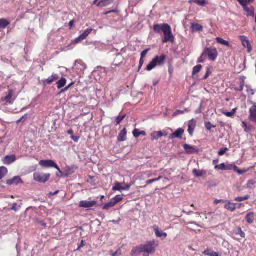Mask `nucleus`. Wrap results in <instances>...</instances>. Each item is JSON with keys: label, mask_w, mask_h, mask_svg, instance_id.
I'll list each match as a JSON object with an SVG mask.
<instances>
[{"label": "nucleus", "mask_w": 256, "mask_h": 256, "mask_svg": "<svg viewBox=\"0 0 256 256\" xmlns=\"http://www.w3.org/2000/svg\"><path fill=\"white\" fill-rule=\"evenodd\" d=\"M158 244L154 240L147 242L146 244L133 248L130 255L135 256L143 254V256H149L155 252Z\"/></svg>", "instance_id": "f257e3e1"}, {"label": "nucleus", "mask_w": 256, "mask_h": 256, "mask_svg": "<svg viewBox=\"0 0 256 256\" xmlns=\"http://www.w3.org/2000/svg\"><path fill=\"white\" fill-rule=\"evenodd\" d=\"M166 56L162 55L160 56H156L152 61L147 66L146 70L150 71L154 69L156 65H162L164 63Z\"/></svg>", "instance_id": "f03ea898"}, {"label": "nucleus", "mask_w": 256, "mask_h": 256, "mask_svg": "<svg viewBox=\"0 0 256 256\" xmlns=\"http://www.w3.org/2000/svg\"><path fill=\"white\" fill-rule=\"evenodd\" d=\"M165 27L166 28L164 30L163 32L164 37L162 39V42L163 43H166L168 42H170L172 43H173L174 42V38L172 32L171 28L168 24L165 26Z\"/></svg>", "instance_id": "7ed1b4c3"}, {"label": "nucleus", "mask_w": 256, "mask_h": 256, "mask_svg": "<svg viewBox=\"0 0 256 256\" xmlns=\"http://www.w3.org/2000/svg\"><path fill=\"white\" fill-rule=\"evenodd\" d=\"M50 176V174L35 172L34 174V178L40 182L45 183L49 180Z\"/></svg>", "instance_id": "20e7f679"}, {"label": "nucleus", "mask_w": 256, "mask_h": 256, "mask_svg": "<svg viewBox=\"0 0 256 256\" xmlns=\"http://www.w3.org/2000/svg\"><path fill=\"white\" fill-rule=\"evenodd\" d=\"M40 165L42 167L49 168H54L58 171V172L61 174L62 172L58 166L52 160H42L40 162Z\"/></svg>", "instance_id": "39448f33"}, {"label": "nucleus", "mask_w": 256, "mask_h": 256, "mask_svg": "<svg viewBox=\"0 0 256 256\" xmlns=\"http://www.w3.org/2000/svg\"><path fill=\"white\" fill-rule=\"evenodd\" d=\"M204 52L206 56H208V58L213 61L218 56V52L216 48H206Z\"/></svg>", "instance_id": "423d86ee"}, {"label": "nucleus", "mask_w": 256, "mask_h": 256, "mask_svg": "<svg viewBox=\"0 0 256 256\" xmlns=\"http://www.w3.org/2000/svg\"><path fill=\"white\" fill-rule=\"evenodd\" d=\"M131 185L126 184L125 183L116 182L114 184V186L112 188L114 191L122 190H128L130 188Z\"/></svg>", "instance_id": "0eeeda50"}, {"label": "nucleus", "mask_w": 256, "mask_h": 256, "mask_svg": "<svg viewBox=\"0 0 256 256\" xmlns=\"http://www.w3.org/2000/svg\"><path fill=\"white\" fill-rule=\"evenodd\" d=\"M240 39L242 42V46L245 48H247L248 52L250 53L252 50V47L248 38L245 36H240Z\"/></svg>", "instance_id": "6e6552de"}, {"label": "nucleus", "mask_w": 256, "mask_h": 256, "mask_svg": "<svg viewBox=\"0 0 256 256\" xmlns=\"http://www.w3.org/2000/svg\"><path fill=\"white\" fill-rule=\"evenodd\" d=\"M14 92L12 90H9L8 94L6 96L2 98V100L5 102L6 103L12 104L16 100V98H13Z\"/></svg>", "instance_id": "1a4fd4ad"}, {"label": "nucleus", "mask_w": 256, "mask_h": 256, "mask_svg": "<svg viewBox=\"0 0 256 256\" xmlns=\"http://www.w3.org/2000/svg\"><path fill=\"white\" fill-rule=\"evenodd\" d=\"M96 204V201H87L82 200L80 202L79 206L84 208H90L94 206Z\"/></svg>", "instance_id": "9d476101"}, {"label": "nucleus", "mask_w": 256, "mask_h": 256, "mask_svg": "<svg viewBox=\"0 0 256 256\" xmlns=\"http://www.w3.org/2000/svg\"><path fill=\"white\" fill-rule=\"evenodd\" d=\"M249 119L251 122L256 123V104H254L249 110Z\"/></svg>", "instance_id": "9b49d317"}, {"label": "nucleus", "mask_w": 256, "mask_h": 256, "mask_svg": "<svg viewBox=\"0 0 256 256\" xmlns=\"http://www.w3.org/2000/svg\"><path fill=\"white\" fill-rule=\"evenodd\" d=\"M16 156L15 155L12 154L6 156L2 160L4 164L6 165H10L14 162L16 160Z\"/></svg>", "instance_id": "f8f14e48"}, {"label": "nucleus", "mask_w": 256, "mask_h": 256, "mask_svg": "<svg viewBox=\"0 0 256 256\" xmlns=\"http://www.w3.org/2000/svg\"><path fill=\"white\" fill-rule=\"evenodd\" d=\"M59 78L58 74H53L52 76H50L47 79L42 80V83L44 86L50 84L54 81L57 80Z\"/></svg>", "instance_id": "ddd939ff"}, {"label": "nucleus", "mask_w": 256, "mask_h": 256, "mask_svg": "<svg viewBox=\"0 0 256 256\" xmlns=\"http://www.w3.org/2000/svg\"><path fill=\"white\" fill-rule=\"evenodd\" d=\"M93 29L92 28H88L80 36H79L76 39L77 42H81L86 38V37L92 32Z\"/></svg>", "instance_id": "4468645a"}, {"label": "nucleus", "mask_w": 256, "mask_h": 256, "mask_svg": "<svg viewBox=\"0 0 256 256\" xmlns=\"http://www.w3.org/2000/svg\"><path fill=\"white\" fill-rule=\"evenodd\" d=\"M184 133V130L181 128H178L176 132L171 134L170 138L172 139L174 138H178L181 139L182 138V135Z\"/></svg>", "instance_id": "2eb2a0df"}, {"label": "nucleus", "mask_w": 256, "mask_h": 256, "mask_svg": "<svg viewBox=\"0 0 256 256\" xmlns=\"http://www.w3.org/2000/svg\"><path fill=\"white\" fill-rule=\"evenodd\" d=\"M6 182L8 185H12L18 184L20 182H22V181L20 176H16L12 179L8 180Z\"/></svg>", "instance_id": "dca6fc26"}, {"label": "nucleus", "mask_w": 256, "mask_h": 256, "mask_svg": "<svg viewBox=\"0 0 256 256\" xmlns=\"http://www.w3.org/2000/svg\"><path fill=\"white\" fill-rule=\"evenodd\" d=\"M152 228L154 230L156 235L158 238L163 237L164 238L167 236H168L166 232H160L158 226L155 225L152 226Z\"/></svg>", "instance_id": "f3484780"}, {"label": "nucleus", "mask_w": 256, "mask_h": 256, "mask_svg": "<svg viewBox=\"0 0 256 256\" xmlns=\"http://www.w3.org/2000/svg\"><path fill=\"white\" fill-rule=\"evenodd\" d=\"M184 148L186 151V153L188 154H192L198 152L196 147L191 146L188 144H184Z\"/></svg>", "instance_id": "a211bd4d"}, {"label": "nucleus", "mask_w": 256, "mask_h": 256, "mask_svg": "<svg viewBox=\"0 0 256 256\" xmlns=\"http://www.w3.org/2000/svg\"><path fill=\"white\" fill-rule=\"evenodd\" d=\"M168 24H156L154 26V30L156 33L159 34L161 32H164V30L166 28L165 26Z\"/></svg>", "instance_id": "6ab92c4d"}, {"label": "nucleus", "mask_w": 256, "mask_h": 256, "mask_svg": "<svg viewBox=\"0 0 256 256\" xmlns=\"http://www.w3.org/2000/svg\"><path fill=\"white\" fill-rule=\"evenodd\" d=\"M196 126V121L192 119L188 122V132L192 136L193 134L194 130Z\"/></svg>", "instance_id": "aec40b11"}, {"label": "nucleus", "mask_w": 256, "mask_h": 256, "mask_svg": "<svg viewBox=\"0 0 256 256\" xmlns=\"http://www.w3.org/2000/svg\"><path fill=\"white\" fill-rule=\"evenodd\" d=\"M244 10L246 12V16H254V7L250 6L248 7L246 6L244 8Z\"/></svg>", "instance_id": "412c9836"}, {"label": "nucleus", "mask_w": 256, "mask_h": 256, "mask_svg": "<svg viewBox=\"0 0 256 256\" xmlns=\"http://www.w3.org/2000/svg\"><path fill=\"white\" fill-rule=\"evenodd\" d=\"M113 0H100L97 4L98 7L107 6L113 2Z\"/></svg>", "instance_id": "4be33fe9"}, {"label": "nucleus", "mask_w": 256, "mask_h": 256, "mask_svg": "<svg viewBox=\"0 0 256 256\" xmlns=\"http://www.w3.org/2000/svg\"><path fill=\"white\" fill-rule=\"evenodd\" d=\"M127 132L126 128H124L120 133L118 140V142H124L126 139Z\"/></svg>", "instance_id": "5701e85b"}, {"label": "nucleus", "mask_w": 256, "mask_h": 256, "mask_svg": "<svg viewBox=\"0 0 256 256\" xmlns=\"http://www.w3.org/2000/svg\"><path fill=\"white\" fill-rule=\"evenodd\" d=\"M192 174L195 177L199 178L206 174V171L204 170H198L195 168L193 170Z\"/></svg>", "instance_id": "b1692460"}, {"label": "nucleus", "mask_w": 256, "mask_h": 256, "mask_svg": "<svg viewBox=\"0 0 256 256\" xmlns=\"http://www.w3.org/2000/svg\"><path fill=\"white\" fill-rule=\"evenodd\" d=\"M224 208L231 212H234L236 209V204L228 202L224 206Z\"/></svg>", "instance_id": "393cba45"}, {"label": "nucleus", "mask_w": 256, "mask_h": 256, "mask_svg": "<svg viewBox=\"0 0 256 256\" xmlns=\"http://www.w3.org/2000/svg\"><path fill=\"white\" fill-rule=\"evenodd\" d=\"M192 29L194 32H202L203 30V27L198 24H193L192 26Z\"/></svg>", "instance_id": "a878e982"}, {"label": "nucleus", "mask_w": 256, "mask_h": 256, "mask_svg": "<svg viewBox=\"0 0 256 256\" xmlns=\"http://www.w3.org/2000/svg\"><path fill=\"white\" fill-rule=\"evenodd\" d=\"M189 2H194L199 6H202L208 4V2L206 0H190L189 1Z\"/></svg>", "instance_id": "bb28decb"}, {"label": "nucleus", "mask_w": 256, "mask_h": 256, "mask_svg": "<svg viewBox=\"0 0 256 256\" xmlns=\"http://www.w3.org/2000/svg\"><path fill=\"white\" fill-rule=\"evenodd\" d=\"M162 136L163 134L161 131L156 132L151 134L152 138L153 140H158Z\"/></svg>", "instance_id": "cd10ccee"}, {"label": "nucleus", "mask_w": 256, "mask_h": 256, "mask_svg": "<svg viewBox=\"0 0 256 256\" xmlns=\"http://www.w3.org/2000/svg\"><path fill=\"white\" fill-rule=\"evenodd\" d=\"M10 24V22H8L5 18H1L0 19V28H4L7 27Z\"/></svg>", "instance_id": "c85d7f7f"}, {"label": "nucleus", "mask_w": 256, "mask_h": 256, "mask_svg": "<svg viewBox=\"0 0 256 256\" xmlns=\"http://www.w3.org/2000/svg\"><path fill=\"white\" fill-rule=\"evenodd\" d=\"M66 80L65 78H62L56 82L57 88L60 89L63 88L66 84Z\"/></svg>", "instance_id": "c756f323"}, {"label": "nucleus", "mask_w": 256, "mask_h": 256, "mask_svg": "<svg viewBox=\"0 0 256 256\" xmlns=\"http://www.w3.org/2000/svg\"><path fill=\"white\" fill-rule=\"evenodd\" d=\"M8 169L6 167H0V180L3 178L8 174Z\"/></svg>", "instance_id": "7c9ffc66"}, {"label": "nucleus", "mask_w": 256, "mask_h": 256, "mask_svg": "<svg viewBox=\"0 0 256 256\" xmlns=\"http://www.w3.org/2000/svg\"><path fill=\"white\" fill-rule=\"evenodd\" d=\"M246 222L248 224H252L254 222V219L253 213L250 212V213L248 214L246 216Z\"/></svg>", "instance_id": "2f4dec72"}, {"label": "nucleus", "mask_w": 256, "mask_h": 256, "mask_svg": "<svg viewBox=\"0 0 256 256\" xmlns=\"http://www.w3.org/2000/svg\"><path fill=\"white\" fill-rule=\"evenodd\" d=\"M116 204L112 199L109 202L106 203L103 207L104 210H108L110 208H112Z\"/></svg>", "instance_id": "473e14b6"}, {"label": "nucleus", "mask_w": 256, "mask_h": 256, "mask_svg": "<svg viewBox=\"0 0 256 256\" xmlns=\"http://www.w3.org/2000/svg\"><path fill=\"white\" fill-rule=\"evenodd\" d=\"M216 40L218 43L222 45L226 46H229V42L228 41L223 40L221 38H219V37L216 38Z\"/></svg>", "instance_id": "72a5a7b5"}, {"label": "nucleus", "mask_w": 256, "mask_h": 256, "mask_svg": "<svg viewBox=\"0 0 256 256\" xmlns=\"http://www.w3.org/2000/svg\"><path fill=\"white\" fill-rule=\"evenodd\" d=\"M236 234L240 235L242 238H245L246 234L242 230V228L240 227L234 230Z\"/></svg>", "instance_id": "f704fd0d"}, {"label": "nucleus", "mask_w": 256, "mask_h": 256, "mask_svg": "<svg viewBox=\"0 0 256 256\" xmlns=\"http://www.w3.org/2000/svg\"><path fill=\"white\" fill-rule=\"evenodd\" d=\"M202 66L201 65H197L193 68L192 74L195 75L198 74L202 70Z\"/></svg>", "instance_id": "c9c22d12"}, {"label": "nucleus", "mask_w": 256, "mask_h": 256, "mask_svg": "<svg viewBox=\"0 0 256 256\" xmlns=\"http://www.w3.org/2000/svg\"><path fill=\"white\" fill-rule=\"evenodd\" d=\"M77 168L74 166L67 168L66 172L69 174L74 173Z\"/></svg>", "instance_id": "e433bc0d"}, {"label": "nucleus", "mask_w": 256, "mask_h": 256, "mask_svg": "<svg viewBox=\"0 0 256 256\" xmlns=\"http://www.w3.org/2000/svg\"><path fill=\"white\" fill-rule=\"evenodd\" d=\"M250 198L248 195L245 196H238L235 198V200L237 202H242L245 200H247Z\"/></svg>", "instance_id": "4c0bfd02"}, {"label": "nucleus", "mask_w": 256, "mask_h": 256, "mask_svg": "<svg viewBox=\"0 0 256 256\" xmlns=\"http://www.w3.org/2000/svg\"><path fill=\"white\" fill-rule=\"evenodd\" d=\"M236 109L234 108L233 109L231 112H224L222 113L228 117H232L236 113Z\"/></svg>", "instance_id": "58836bf2"}, {"label": "nucleus", "mask_w": 256, "mask_h": 256, "mask_svg": "<svg viewBox=\"0 0 256 256\" xmlns=\"http://www.w3.org/2000/svg\"><path fill=\"white\" fill-rule=\"evenodd\" d=\"M113 201L116 204H117L120 202L122 201L123 200V198L120 195H117L114 198H112Z\"/></svg>", "instance_id": "ea45409f"}, {"label": "nucleus", "mask_w": 256, "mask_h": 256, "mask_svg": "<svg viewBox=\"0 0 256 256\" xmlns=\"http://www.w3.org/2000/svg\"><path fill=\"white\" fill-rule=\"evenodd\" d=\"M110 254L111 256H120L122 255L121 250L118 249L116 252H113L112 251H110Z\"/></svg>", "instance_id": "a19ab883"}, {"label": "nucleus", "mask_w": 256, "mask_h": 256, "mask_svg": "<svg viewBox=\"0 0 256 256\" xmlns=\"http://www.w3.org/2000/svg\"><path fill=\"white\" fill-rule=\"evenodd\" d=\"M256 184V182L254 180H250L246 184V188H247L251 189L252 188L254 184Z\"/></svg>", "instance_id": "79ce46f5"}, {"label": "nucleus", "mask_w": 256, "mask_h": 256, "mask_svg": "<svg viewBox=\"0 0 256 256\" xmlns=\"http://www.w3.org/2000/svg\"><path fill=\"white\" fill-rule=\"evenodd\" d=\"M126 115L119 116L116 118V122L117 124H119L125 118Z\"/></svg>", "instance_id": "37998d69"}, {"label": "nucleus", "mask_w": 256, "mask_h": 256, "mask_svg": "<svg viewBox=\"0 0 256 256\" xmlns=\"http://www.w3.org/2000/svg\"><path fill=\"white\" fill-rule=\"evenodd\" d=\"M215 169L220 170H226V166L224 163L221 164L219 165H216L214 167Z\"/></svg>", "instance_id": "c03bdc74"}, {"label": "nucleus", "mask_w": 256, "mask_h": 256, "mask_svg": "<svg viewBox=\"0 0 256 256\" xmlns=\"http://www.w3.org/2000/svg\"><path fill=\"white\" fill-rule=\"evenodd\" d=\"M28 114H24L20 119L17 120L16 123L19 124L21 122H24L28 119Z\"/></svg>", "instance_id": "a18cd8bd"}, {"label": "nucleus", "mask_w": 256, "mask_h": 256, "mask_svg": "<svg viewBox=\"0 0 256 256\" xmlns=\"http://www.w3.org/2000/svg\"><path fill=\"white\" fill-rule=\"evenodd\" d=\"M122 56L120 55H118L116 58L115 59L114 64H112V66H117L120 65V62L118 63L117 60H120V59H122Z\"/></svg>", "instance_id": "49530a36"}, {"label": "nucleus", "mask_w": 256, "mask_h": 256, "mask_svg": "<svg viewBox=\"0 0 256 256\" xmlns=\"http://www.w3.org/2000/svg\"><path fill=\"white\" fill-rule=\"evenodd\" d=\"M20 208V206H18L17 204L14 203L12 205L11 210L16 212Z\"/></svg>", "instance_id": "de8ad7c7"}, {"label": "nucleus", "mask_w": 256, "mask_h": 256, "mask_svg": "<svg viewBox=\"0 0 256 256\" xmlns=\"http://www.w3.org/2000/svg\"><path fill=\"white\" fill-rule=\"evenodd\" d=\"M205 126L206 128L209 130H210L212 128L215 127V126H213L210 122H206Z\"/></svg>", "instance_id": "09e8293b"}, {"label": "nucleus", "mask_w": 256, "mask_h": 256, "mask_svg": "<svg viewBox=\"0 0 256 256\" xmlns=\"http://www.w3.org/2000/svg\"><path fill=\"white\" fill-rule=\"evenodd\" d=\"M206 56L204 54V52H203L202 56L198 59V62H203L206 58Z\"/></svg>", "instance_id": "8fccbe9b"}, {"label": "nucleus", "mask_w": 256, "mask_h": 256, "mask_svg": "<svg viewBox=\"0 0 256 256\" xmlns=\"http://www.w3.org/2000/svg\"><path fill=\"white\" fill-rule=\"evenodd\" d=\"M140 132L138 129H134L132 132V134L135 138H138L140 136Z\"/></svg>", "instance_id": "3c124183"}, {"label": "nucleus", "mask_w": 256, "mask_h": 256, "mask_svg": "<svg viewBox=\"0 0 256 256\" xmlns=\"http://www.w3.org/2000/svg\"><path fill=\"white\" fill-rule=\"evenodd\" d=\"M188 109H185L184 110H177L174 113V116H176V115H178V114H184L185 112H188Z\"/></svg>", "instance_id": "603ef678"}, {"label": "nucleus", "mask_w": 256, "mask_h": 256, "mask_svg": "<svg viewBox=\"0 0 256 256\" xmlns=\"http://www.w3.org/2000/svg\"><path fill=\"white\" fill-rule=\"evenodd\" d=\"M227 150H228V148H221L218 152V155L219 156L224 155L226 153V152Z\"/></svg>", "instance_id": "864d4df0"}, {"label": "nucleus", "mask_w": 256, "mask_h": 256, "mask_svg": "<svg viewBox=\"0 0 256 256\" xmlns=\"http://www.w3.org/2000/svg\"><path fill=\"white\" fill-rule=\"evenodd\" d=\"M238 1L242 6L243 8L246 6L248 4V0H238Z\"/></svg>", "instance_id": "5fc2aeb1"}, {"label": "nucleus", "mask_w": 256, "mask_h": 256, "mask_svg": "<svg viewBox=\"0 0 256 256\" xmlns=\"http://www.w3.org/2000/svg\"><path fill=\"white\" fill-rule=\"evenodd\" d=\"M112 12H114V13H118V10L117 8H115V9H114L112 10H110V11H108V12H106L104 13V14L105 15H108L110 13H112Z\"/></svg>", "instance_id": "6e6d98bb"}, {"label": "nucleus", "mask_w": 256, "mask_h": 256, "mask_svg": "<svg viewBox=\"0 0 256 256\" xmlns=\"http://www.w3.org/2000/svg\"><path fill=\"white\" fill-rule=\"evenodd\" d=\"M150 49H146L144 51L142 52L141 53V58H143L146 56L148 52L149 51Z\"/></svg>", "instance_id": "4d7b16f0"}, {"label": "nucleus", "mask_w": 256, "mask_h": 256, "mask_svg": "<svg viewBox=\"0 0 256 256\" xmlns=\"http://www.w3.org/2000/svg\"><path fill=\"white\" fill-rule=\"evenodd\" d=\"M212 252L210 250L207 249L204 252H202V254H204V255L209 256V254H210Z\"/></svg>", "instance_id": "13d9d810"}, {"label": "nucleus", "mask_w": 256, "mask_h": 256, "mask_svg": "<svg viewBox=\"0 0 256 256\" xmlns=\"http://www.w3.org/2000/svg\"><path fill=\"white\" fill-rule=\"evenodd\" d=\"M228 202L226 200H216L214 201V204H218L219 202Z\"/></svg>", "instance_id": "bf43d9fd"}, {"label": "nucleus", "mask_w": 256, "mask_h": 256, "mask_svg": "<svg viewBox=\"0 0 256 256\" xmlns=\"http://www.w3.org/2000/svg\"><path fill=\"white\" fill-rule=\"evenodd\" d=\"M71 138L75 142H77L78 140L80 138L78 136H72Z\"/></svg>", "instance_id": "052dcab7"}, {"label": "nucleus", "mask_w": 256, "mask_h": 256, "mask_svg": "<svg viewBox=\"0 0 256 256\" xmlns=\"http://www.w3.org/2000/svg\"><path fill=\"white\" fill-rule=\"evenodd\" d=\"M144 60H143V58H140V60L139 69H140L141 68V67L144 64Z\"/></svg>", "instance_id": "680f3d73"}, {"label": "nucleus", "mask_w": 256, "mask_h": 256, "mask_svg": "<svg viewBox=\"0 0 256 256\" xmlns=\"http://www.w3.org/2000/svg\"><path fill=\"white\" fill-rule=\"evenodd\" d=\"M156 182V180L154 179H152V180H148L146 182V184H152V182Z\"/></svg>", "instance_id": "e2e57ef3"}, {"label": "nucleus", "mask_w": 256, "mask_h": 256, "mask_svg": "<svg viewBox=\"0 0 256 256\" xmlns=\"http://www.w3.org/2000/svg\"><path fill=\"white\" fill-rule=\"evenodd\" d=\"M84 242L83 240H82L81 241V244H80V246H78V249H77V250H79L82 247H83L84 246Z\"/></svg>", "instance_id": "0e129e2a"}, {"label": "nucleus", "mask_w": 256, "mask_h": 256, "mask_svg": "<svg viewBox=\"0 0 256 256\" xmlns=\"http://www.w3.org/2000/svg\"><path fill=\"white\" fill-rule=\"evenodd\" d=\"M242 127L245 128V130H246V129H248L247 124L245 122H242Z\"/></svg>", "instance_id": "69168bd1"}, {"label": "nucleus", "mask_w": 256, "mask_h": 256, "mask_svg": "<svg viewBox=\"0 0 256 256\" xmlns=\"http://www.w3.org/2000/svg\"><path fill=\"white\" fill-rule=\"evenodd\" d=\"M209 256H220L218 255V254L214 252H212L210 254H209Z\"/></svg>", "instance_id": "338daca9"}, {"label": "nucleus", "mask_w": 256, "mask_h": 256, "mask_svg": "<svg viewBox=\"0 0 256 256\" xmlns=\"http://www.w3.org/2000/svg\"><path fill=\"white\" fill-rule=\"evenodd\" d=\"M39 224H40L44 228L46 227V224L42 221L40 222Z\"/></svg>", "instance_id": "774afa93"}]
</instances>
